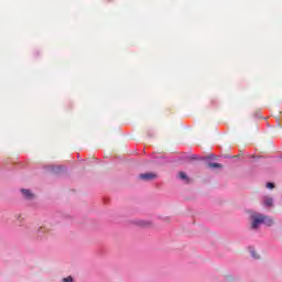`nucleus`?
Returning a JSON list of instances; mask_svg holds the SVG:
<instances>
[{"label": "nucleus", "mask_w": 282, "mask_h": 282, "mask_svg": "<svg viewBox=\"0 0 282 282\" xmlns=\"http://www.w3.org/2000/svg\"><path fill=\"white\" fill-rule=\"evenodd\" d=\"M209 167L210 169H221V165L217 164V163H209Z\"/></svg>", "instance_id": "5"}, {"label": "nucleus", "mask_w": 282, "mask_h": 282, "mask_svg": "<svg viewBox=\"0 0 282 282\" xmlns=\"http://www.w3.org/2000/svg\"><path fill=\"white\" fill-rule=\"evenodd\" d=\"M156 175L153 173L140 174L141 180H155Z\"/></svg>", "instance_id": "2"}, {"label": "nucleus", "mask_w": 282, "mask_h": 282, "mask_svg": "<svg viewBox=\"0 0 282 282\" xmlns=\"http://www.w3.org/2000/svg\"><path fill=\"white\" fill-rule=\"evenodd\" d=\"M72 281H73L72 276H68V278H64V279H63V282H72Z\"/></svg>", "instance_id": "7"}, {"label": "nucleus", "mask_w": 282, "mask_h": 282, "mask_svg": "<svg viewBox=\"0 0 282 282\" xmlns=\"http://www.w3.org/2000/svg\"><path fill=\"white\" fill-rule=\"evenodd\" d=\"M178 176L184 181V182H188V176H186V174L184 172H180Z\"/></svg>", "instance_id": "4"}, {"label": "nucleus", "mask_w": 282, "mask_h": 282, "mask_svg": "<svg viewBox=\"0 0 282 282\" xmlns=\"http://www.w3.org/2000/svg\"><path fill=\"white\" fill-rule=\"evenodd\" d=\"M251 254H252L253 259H258L257 254H254V250H251Z\"/></svg>", "instance_id": "9"}, {"label": "nucleus", "mask_w": 282, "mask_h": 282, "mask_svg": "<svg viewBox=\"0 0 282 282\" xmlns=\"http://www.w3.org/2000/svg\"><path fill=\"white\" fill-rule=\"evenodd\" d=\"M267 188H274V183H267Z\"/></svg>", "instance_id": "8"}, {"label": "nucleus", "mask_w": 282, "mask_h": 282, "mask_svg": "<svg viewBox=\"0 0 282 282\" xmlns=\"http://www.w3.org/2000/svg\"><path fill=\"white\" fill-rule=\"evenodd\" d=\"M22 194L24 197H26V199H32V197H34V194H32V192L29 189H22Z\"/></svg>", "instance_id": "3"}, {"label": "nucleus", "mask_w": 282, "mask_h": 282, "mask_svg": "<svg viewBox=\"0 0 282 282\" xmlns=\"http://www.w3.org/2000/svg\"><path fill=\"white\" fill-rule=\"evenodd\" d=\"M251 219H252L251 228L253 230H257V228H259L261 224H264V226H272V224H274V220H272V218L265 217L261 214L251 215Z\"/></svg>", "instance_id": "1"}, {"label": "nucleus", "mask_w": 282, "mask_h": 282, "mask_svg": "<svg viewBox=\"0 0 282 282\" xmlns=\"http://www.w3.org/2000/svg\"><path fill=\"white\" fill-rule=\"evenodd\" d=\"M265 206H272V200L271 198H268L267 200H264Z\"/></svg>", "instance_id": "6"}]
</instances>
